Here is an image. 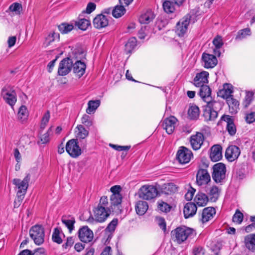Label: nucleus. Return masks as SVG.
Wrapping results in <instances>:
<instances>
[{"mask_svg":"<svg viewBox=\"0 0 255 255\" xmlns=\"http://www.w3.org/2000/svg\"><path fill=\"white\" fill-rule=\"evenodd\" d=\"M40 141L41 143L45 144L49 141V134L48 131L43 134L41 137H40Z\"/></svg>","mask_w":255,"mask_h":255,"instance_id":"62","label":"nucleus"},{"mask_svg":"<svg viewBox=\"0 0 255 255\" xmlns=\"http://www.w3.org/2000/svg\"><path fill=\"white\" fill-rule=\"evenodd\" d=\"M31 255H46V254L44 249L39 248L34 250L33 252L31 251Z\"/></svg>","mask_w":255,"mask_h":255,"instance_id":"61","label":"nucleus"},{"mask_svg":"<svg viewBox=\"0 0 255 255\" xmlns=\"http://www.w3.org/2000/svg\"><path fill=\"white\" fill-rule=\"evenodd\" d=\"M126 9L122 5H117L112 9V15L115 18H119L123 15L126 12Z\"/></svg>","mask_w":255,"mask_h":255,"instance_id":"39","label":"nucleus"},{"mask_svg":"<svg viewBox=\"0 0 255 255\" xmlns=\"http://www.w3.org/2000/svg\"><path fill=\"white\" fill-rule=\"evenodd\" d=\"M61 222L67 228L70 233H71L74 229V224L76 221L74 217L71 215L63 216Z\"/></svg>","mask_w":255,"mask_h":255,"instance_id":"31","label":"nucleus"},{"mask_svg":"<svg viewBox=\"0 0 255 255\" xmlns=\"http://www.w3.org/2000/svg\"><path fill=\"white\" fill-rule=\"evenodd\" d=\"M136 43L137 40L135 37L130 38L125 45L126 49L128 52H130L136 46Z\"/></svg>","mask_w":255,"mask_h":255,"instance_id":"48","label":"nucleus"},{"mask_svg":"<svg viewBox=\"0 0 255 255\" xmlns=\"http://www.w3.org/2000/svg\"><path fill=\"white\" fill-rule=\"evenodd\" d=\"M213 43L216 47L214 53L216 54V50L220 48L223 45L222 38L221 36L217 35L213 40Z\"/></svg>","mask_w":255,"mask_h":255,"instance_id":"51","label":"nucleus"},{"mask_svg":"<svg viewBox=\"0 0 255 255\" xmlns=\"http://www.w3.org/2000/svg\"><path fill=\"white\" fill-rule=\"evenodd\" d=\"M93 25L97 29H101L107 26L109 24V19L103 13L99 14L93 19Z\"/></svg>","mask_w":255,"mask_h":255,"instance_id":"21","label":"nucleus"},{"mask_svg":"<svg viewBox=\"0 0 255 255\" xmlns=\"http://www.w3.org/2000/svg\"><path fill=\"white\" fill-rule=\"evenodd\" d=\"M155 17L154 12L150 9L141 14L139 17V21L140 23L148 24L152 21Z\"/></svg>","mask_w":255,"mask_h":255,"instance_id":"29","label":"nucleus"},{"mask_svg":"<svg viewBox=\"0 0 255 255\" xmlns=\"http://www.w3.org/2000/svg\"><path fill=\"white\" fill-rule=\"evenodd\" d=\"M197 212V206L194 203L189 202L185 204L183 213L185 219L193 217Z\"/></svg>","mask_w":255,"mask_h":255,"instance_id":"25","label":"nucleus"},{"mask_svg":"<svg viewBox=\"0 0 255 255\" xmlns=\"http://www.w3.org/2000/svg\"><path fill=\"white\" fill-rule=\"evenodd\" d=\"M212 176L213 180L217 184L222 185L225 182L226 177V167L225 164L219 162L212 167Z\"/></svg>","mask_w":255,"mask_h":255,"instance_id":"3","label":"nucleus"},{"mask_svg":"<svg viewBox=\"0 0 255 255\" xmlns=\"http://www.w3.org/2000/svg\"><path fill=\"white\" fill-rule=\"evenodd\" d=\"M243 213L239 210H237L233 217L232 220L234 223L240 224L243 220Z\"/></svg>","mask_w":255,"mask_h":255,"instance_id":"52","label":"nucleus"},{"mask_svg":"<svg viewBox=\"0 0 255 255\" xmlns=\"http://www.w3.org/2000/svg\"><path fill=\"white\" fill-rule=\"evenodd\" d=\"M72 67L73 72L80 78L82 77L85 72L86 65L84 62L81 61H77L74 64L73 63Z\"/></svg>","mask_w":255,"mask_h":255,"instance_id":"30","label":"nucleus"},{"mask_svg":"<svg viewBox=\"0 0 255 255\" xmlns=\"http://www.w3.org/2000/svg\"><path fill=\"white\" fill-rule=\"evenodd\" d=\"M200 115V110L198 106L195 105H191L188 110V118L191 120H196Z\"/></svg>","mask_w":255,"mask_h":255,"instance_id":"36","label":"nucleus"},{"mask_svg":"<svg viewBox=\"0 0 255 255\" xmlns=\"http://www.w3.org/2000/svg\"><path fill=\"white\" fill-rule=\"evenodd\" d=\"M196 190L193 188H191L190 190L186 193L185 198L187 201H190L192 199Z\"/></svg>","mask_w":255,"mask_h":255,"instance_id":"60","label":"nucleus"},{"mask_svg":"<svg viewBox=\"0 0 255 255\" xmlns=\"http://www.w3.org/2000/svg\"><path fill=\"white\" fill-rule=\"evenodd\" d=\"M202 62L205 68H213L218 63V60L216 56L204 52L202 55Z\"/></svg>","mask_w":255,"mask_h":255,"instance_id":"16","label":"nucleus"},{"mask_svg":"<svg viewBox=\"0 0 255 255\" xmlns=\"http://www.w3.org/2000/svg\"><path fill=\"white\" fill-rule=\"evenodd\" d=\"M175 5L176 3L171 0H166L162 3V7L164 11L168 13H172L175 10Z\"/></svg>","mask_w":255,"mask_h":255,"instance_id":"38","label":"nucleus"},{"mask_svg":"<svg viewBox=\"0 0 255 255\" xmlns=\"http://www.w3.org/2000/svg\"><path fill=\"white\" fill-rule=\"evenodd\" d=\"M246 121L249 124L254 122L255 121V112H252L249 114H247Z\"/></svg>","mask_w":255,"mask_h":255,"instance_id":"59","label":"nucleus"},{"mask_svg":"<svg viewBox=\"0 0 255 255\" xmlns=\"http://www.w3.org/2000/svg\"><path fill=\"white\" fill-rule=\"evenodd\" d=\"M158 195V189L153 185H143L138 191L139 197L143 200H150L155 198Z\"/></svg>","mask_w":255,"mask_h":255,"instance_id":"4","label":"nucleus"},{"mask_svg":"<svg viewBox=\"0 0 255 255\" xmlns=\"http://www.w3.org/2000/svg\"><path fill=\"white\" fill-rule=\"evenodd\" d=\"M193 156L192 151L184 146L180 147L176 154V159L181 164L188 163Z\"/></svg>","mask_w":255,"mask_h":255,"instance_id":"11","label":"nucleus"},{"mask_svg":"<svg viewBox=\"0 0 255 255\" xmlns=\"http://www.w3.org/2000/svg\"><path fill=\"white\" fill-rule=\"evenodd\" d=\"M136 213L139 215H143L148 208L147 203L144 201H138L135 205Z\"/></svg>","mask_w":255,"mask_h":255,"instance_id":"35","label":"nucleus"},{"mask_svg":"<svg viewBox=\"0 0 255 255\" xmlns=\"http://www.w3.org/2000/svg\"><path fill=\"white\" fill-rule=\"evenodd\" d=\"M208 201L209 198L207 195L201 192H199L194 198V203L199 207L206 206Z\"/></svg>","mask_w":255,"mask_h":255,"instance_id":"32","label":"nucleus"},{"mask_svg":"<svg viewBox=\"0 0 255 255\" xmlns=\"http://www.w3.org/2000/svg\"><path fill=\"white\" fill-rule=\"evenodd\" d=\"M220 192V190L218 187L215 185L213 186L208 193L210 200L213 202L216 201L219 198Z\"/></svg>","mask_w":255,"mask_h":255,"instance_id":"41","label":"nucleus"},{"mask_svg":"<svg viewBox=\"0 0 255 255\" xmlns=\"http://www.w3.org/2000/svg\"><path fill=\"white\" fill-rule=\"evenodd\" d=\"M200 96L207 103L208 101H213L211 97V90L209 86L205 84L200 86Z\"/></svg>","mask_w":255,"mask_h":255,"instance_id":"28","label":"nucleus"},{"mask_svg":"<svg viewBox=\"0 0 255 255\" xmlns=\"http://www.w3.org/2000/svg\"><path fill=\"white\" fill-rule=\"evenodd\" d=\"M121 190L122 188L120 185L113 186L110 189V191L112 193L111 195H122L121 194Z\"/></svg>","mask_w":255,"mask_h":255,"instance_id":"58","label":"nucleus"},{"mask_svg":"<svg viewBox=\"0 0 255 255\" xmlns=\"http://www.w3.org/2000/svg\"><path fill=\"white\" fill-rule=\"evenodd\" d=\"M76 139H85L89 134V131L87 130L83 126L80 125H78L76 128Z\"/></svg>","mask_w":255,"mask_h":255,"instance_id":"37","label":"nucleus"},{"mask_svg":"<svg viewBox=\"0 0 255 255\" xmlns=\"http://www.w3.org/2000/svg\"><path fill=\"white\" fill-rule=\"evenodd\" d=\"M204 140V134L200 132H197L195 134L190 136V142L192 148L197 150L200 149Z\"/></svg>","mask_w":255,"mask_h":255,"instance_id":"18","label":"nucleus"},{"mask_svg":"<svg viewBox=\"0 0 255 255\" xmlns=\"http://www.w3.org/2000/svg\"><path fill=\"white\" fill-rule=\"evenodd\" d=\"M226 102L229 106L230 112L232 114H236L239 110V102L233 96L226 100Z\"/></svg>","mask_w":255,"mask_h":255,"instance_id":"33","label":"nucleus"},{"mask_svg":"<svg viewBox=\"0 0 255 255\" xmlns=\"http://www.w3.org/2000/svg\"><path fill=\"white\" fill-rule=\"evenodd\" d=\"M65 149L66 152L73 158H77L82 153L77 139H72L68 140L66 143Z\"/></svg>","mask_w":255,"mask_h":255,"instance_id":"9","label":"nucleus"},{"mask_svg":"<svg viewBox=\"0 0 255 255\" xmlns=\"http://www.w3.org/2000/svg\"><path fill=\"white\" fill-rule=\"evenodd\" d=\"M123 197L122 195H111L110 197V207L111 210H113L116 207L120 208L122 202Z\"/></svg>","mask_w":255,"mask_h":255,"instance_id":"34","label":"nucleus"},{"mask_svg":"<svg viewBox=\"0 0 255 255\" xmlns=\"http://www.w3.org/2000/svg\"><path fill=\"white\" fill-rule=\"evenodd\" d=\"M222 147L219 144H216L211 148L210 158L213 162L218 161L222 158Z\"/></svg>","mask_w":255,"mask_h":255,"instance_id":"24","label":"nucleus"},{"mask_svg":"<svg viewBox=\"0 0 255 255\" xmlns=\"http://www.w3.org/2000/svg\"><path fill=\"white\" fill-rule=\"evenodd\" d=\"M194 255H204V250L202 247H198L193 249Z\"/></svg>","mask_w":255,"mask_h":255,"instance_id":"63","label":"nucleus"},{"mask_svg":"<svg viewBox=\"0 0 255 255\" xmlns=\"http://www.w3.org/2000/svg\"><path fill=\"white\" fill-rule=\"evenodd\" d=\"M100 105V100L90 101L88 103V108L86 109V112L88 114H91L94 112Z\"/></svg>","mask_w":255,"mask_h":255,"instance_id":"42","label":"nucleus"},{"mask_svg":"<svg viewBox=\"0 0 255 255\" xmlns=\"http://www.w3.org/2000/svg\"><path fill=\"white\" fill-rule=\"evenodd\" d=\"M111 210L110 208H106L102 206H97L94 210V217L91 215L87 221L89 223L92 224L97 222H104L110 216Z\"/></svg>","mask_w":255,"mask_h":255,"instance_id":"2","label":"nucleus"},{"mask_svg":"<svg viewBox=\"0 0 255 255\" xmlns=\"http://www.w3.org/2000/svg\"><path fill=\"white\" fill-rule=\"evenodd\" d=\"M77 25L79 29L82 30H86L88 26L91 25V22L89 20L85 18L79 19L78 21L76 22Z\"/></svg>","mask_w":255,"mask_h":255,"instance_id":"44","label":"nucleus"},{"mask_svg":"<svg viewBox=\"0 0 255 255\" xmlns=\"http://www.w3.org/2000/svg\"><path fill=\"white\" fill-rule=\"evenodd\" d=\"M211 181L210 175L206 169L200 168L196 174V183L199 186L207 184Z\"/></svg>","mask_w":255,"mask_h":255,"instance_id":"15","label":"nucleus"},{"mask_svg":"<svg viewBox=\"0 0 255 255\" xmlns=\"http://www.w3.org/2000/svg\"><path fill=\"white\" fill-rule=\"evenodd\" d=\"M96 7V4L92 2H89L87 5L85 10L83 11V13L90 14L92 12Z\"/></svg>","mask_w":255,"mask_h":255,"instance_id":"57","label":"nucleus"},{"mask_svg":"<svg viewBox=\"0 0 255 255\" xmlns=\"http://www.w3.org/2000/svg\"><path fill=\"white\" fill-rule=\"evenodd\" d=\"M18 120L23 122L27 120L28 112L25 106L22 105L19 109L17 114Z\"/></svg>","mask_w":255,"mask_h":255,"instance_id":"40","label":"nucleus"},{"mask_svg":"<svg viewBox=\"0 0 255 255\" xmlns=\"http://www.w3.org/2000/svg\"><path fill=\"white\" fill-rule=\"evenodd\" d=\"M233 93V86L230 84L225 83L224 84L223 88L218 91L217 94L218 96L227 100L229 98L233 96L232 94Z\"/></svg>","mask_w":255,"mask_h":255,"instance_id":"23","label":"nucleus"},{"mask_svg":"<svg viewBox=\"0 0 255 255\" xmlns=\"http://www.w3.org/2000/svg\"><path fill=\"white\" fill-rule=\"evenodd\" d=\"M193 233V230L185 227H179L171 232L172 240L178 244H181L190 237Z\"/></svg>","mask_w":255,"mask_h":255,"instance_id":"1","label":"nucleus"},{"mask_svg":"<svg viewBox=\"0 0 255 255\" xmlns=\"http://www.w3.org/2000/svg\"><path fill=\"white\" fill-rule=\"evenodd\" d=\"M191 17V14H187L176 23L175 31L178 36L183 37L186 33Z\"/></svg>","mask_w":255,"mask_h":255,"instance_id":"6","label":"nucleus"},{"mask_svg":"<svg viewBox=\"0 0 255 255\" xmlns=\"http://www.w3.org/2000/svg\"><path fill=\"white\" fill-rule=\"evenodd\" d=\"M222 121L227 123L226 129L229 134L232 136L234 135L236 133L237 129L234 124V118L229 115H223L218 122V125H220Z\"/></svg>","mask_w":255,"mask_h":255,"instance_id":"13","label":"nucleus"},{"mask_svg":"<svg viewBox=\"0 0 255 255\" xmlns=\"http://www.w3.org/2000/svg\"><path fill=\"white\" fill-rule=\"evenodd\" d=\"M108 204V199L107 198V196H102L100 200V202L98 206H102L103 207H106Z\"/></svg>","mask_w":255,"mask_h":255,"instance_id":"64","label":"nucleus"},{"mask_svg":"<svg viewBox=\"0 0 255 255\" xmlns=\"http://www.w3.org/2000/svg\"><path fill=\"white\" fill-rule=\"evenodd\" d=\"M30 179V174H27L23 180L17 178H15L13 180V184L15 185L18 189L16 195H19L20 199L21 196L24 197L28 187V182Z\"/></svg>","mask_w":255,"mask_h":255,"instance_id":"7","label":"nucleus"},{"mask_svg":"<svg viewBox=\"0 0 255 255\" xmlns=\"http://www.w3.org/2000/svg\"><path fill=\"white\" fill-rule=\"evenodd\" d=\"M159 195L160 194H171L177 191V187L173 183H165L161 186L159 185L158 188Z\"/></svg>","mask_w":255,"mask_h":255,"instance_id":"22","label":"nucleus"},{"mask_svg":"<svg viewBox=\"0 0 255 255\" xmlns=\"http://www.w3.org/2000/svg\"><path fill=\"white\" fill-rule=\"evenodd\" d=\"M118 220L117 219H114L108 225L106 230L109 232H114L118 225Z\"/></svg>","mask_w":255,"mask_h":255,"instance_id":"55","label":"nucleus"},{"mask_svg":"<svg viewBox=\"0 0 255 255\" xmlns=\"http://www.w3.org/2000/svg\"><path fill=\"white\" fill-rule=\"evenodd\" d=\"M1 95L5 102L13 106L16 102V94L12 88L10 86L4 87L2 89Z\"/></svg>","mask_w":255,"mask_h":255,"instance_id":"10","label":"nucleus"},{"mask_svg":"<svg viewBox=\"0 0 255 255\" xmlns=\"http://www.w3.org/2000/svg\"><path fill=\"white\" fill-rule=\"evenodd\" d=\"M157 204L158 210L165 213L169 212L172 208L170 205L163 201L162 200L158 201Z\"/></svg>","mask_w":255,"mask_h":255,"instance_id":"45","label":"nucleus"},{"mask_svg":"<svg viewBox=\"0 0 255 255\" xmlns=\"http://www.w3.org/2000/svg\"><path fill=\"white\" fill-rule=\"evenodd\" d=\"M254 99V93L252 92H248L246 93L243 105L245 108H247Z\"/></svg>","mask_w":255,"mask_h":255,"instance_id":"50","label":"nucleus"},{"mask_svg":"<svg viewBox=\"0 0 255 255\" xmlns=\"http://www.w3.org/2000/svg\"><path fill=\"white\" fill-rule=\"evenodd\" d=\"M110 146L112 147L114 149L117 150V151H128V150L130 147V145H127V146H121V145H118L113 144H110Z\"/></svg>","mask_w":255,"mask_h":255,"instance_id":"56","label":"nucleus"},{"mask_svg":"<svg viewBox=\"0 0 255 255\" xmlns=\"http://www.w3.org/2000/svg\"><path fill=\"white\" fill-rule=\"evenodd\" d=\"M250 220L252 223L245 227V230L247 233L251 232L255 230V216H251Z\"/></svg>","mask_w":255,"mask_h":255,"instance_id":"54","label":"nucleus"},{"mask_svg":"<svg viewBox=\"0 0 255 255\" xmlns=\"http://www.w3.org/2000/svg\"><path fill=\"white\" fill-rule=\"evenodd\" d=\"M216 214L215 209L212 207H208L203 210L202 213V222L204 223L213 219Z\"/></svg>","mask_w":255,"mask_h":255,"instance_id":"26","label":"nucleus"},{"mask_svg":"<svg viewBox=\"0 0 255 255\" xmlns=\"http://www.w3.org/2000/svg\"><path fill=\"white\" fill-rule=\"evenodd\" d=\"M29 235L36 245H41L44 241V229L42 225L33 226L29 230Z\"/></svg>","mask_w":255,"mask_h":255,"instance_id":"5","label":"nucleus"},{"mask_svg":"<svg viewBox=\"0 0 255 255\" xmlns=\"http://www.w3.org/2000/svg\"><path fill=\"white\" fill-rule=\"evenodd\" d=\"M177 122V119L174 116H171L163 121L162 126L166 132L170 134L174 131Z\"/></svg>","mask_w":255,"mask_h":255,"instance_id":"19","label":"nucleus"},{"mask_svg":"<svg viewBox=\"0 0 255 255\" xmlns=\"http://www.w3.org/2000/svg\"><path fill=\"white\" fill-rule=\"evenodd\" d=\"M78 237L81 242L88 243L92 241L94 235L93 231L88 226H84L79 229Z\"/></svg>","mask_w":255,"mask_h":255,"instance_id":"14","label":"nucleus"},{"mask_svg":"<svg viewBox=\"0 0 255 255\" xmlns=\"http://www.w3.org/2000/svg\"><path fill=\"white\" fill-rule=\"evenodd\" d=\"M241 153L240 148L234 145L228 147L225 152V157L230 162H233L237 159Z\"/></svg>","mask_w":255,"mask_h":255,"instance_id":"17","label":"nucleus"},{"mask_svg":"<svg viewBox=\"0 0 255 255\" xmlns=\"http://www.w3.org/2000/svg\"><path fill=\"white\" fill-rule=\"evenodd\" d=\"M59 30L62 34H66L71 31L74 28L73 24L62 23L58 26Z\"/></svg>","mask_w":255,"mask_h":255,"instance_id":"46","label":"nucleus"},{"mask_svg":"<svg viewBox=\"0 0 255 255\" xmlns=\"http://www.w3.org/2000/svg\"><path fill=\"white\" fill-rule=\"evenodd\" d=\"M209 75V73L205 71L197 73L193 79V84L198 87L208 84Z\"/></svg>","mask_w":255,"mask_h":255,"instance_id":"20","label":"nucleus"},{"mask_svg":"<svg viewBox=\"0 0 255 255\" xmlns=\"http://www.w3.org/2000/svg\"><path fill=\"white\" fill-rule=\"evenodd\" d=\"M218 104L220 103L215 101L207 102V107L203 111V116L206 121H214L217 118L218 112L215 108Z\"/></svg>","mask_w":255,"mask_h":255,"instance_id":"8","label":"nucleus"},{"mask_svg":"<svg viewBox=\"0 0 255 255\" xmlns=\"http://www.w3.org/2000/svg\"><path fill=\"white\" fill-rule=\"evenodd\" d=\"M82 123L87 127L92 126L93 122L91 118L88 115L84 114L81 119Z\"/></svg>","mask_w":255,"mask_h":255,"instance_id":"53","label":"nucleus"},{"mask_svg":"<svg viewBox=\"0 0 255 255\" xmlns=\"http://www.w3.org/2000/svg\"><path fill=\"white\" fill-rule=\"evenodd\" d=\"M73 65L71 59L67 57L62 59L59 63L58 69V75L59 76H66L70 73Z\"/></svg>","mask_w":255,"mask_h":255,"instance_id":"12","label":"nucleus"},{"mask_svg":"<svg viewBox=\"0 0 255 255\" xmlns=\"http://www.w3.org/2000/svg\"><path fill=\"white\" fill-rule=\"evenodd\" d=\"M60 229L56 228L54 229L52 236V239L54 242L58 244L62 243V240L60 237Z\"/></svg>","mask_w":255,"mask_h":255,"instance_id":"49","label":"nucleus"},{"mask_svg":"<svg viewBox=\"0 0 255 255\" xmlns=\"http://www.w3.org/2000/svg\"><path fill=\"white\" fill-rule=\"evenodd\" d=\"M244 242L247 249L252 252H255V233L245 236Z\"/></svg>","mask_w":255,"mask_h":255,"instance_id":"27","label":"nucleus"},{"mask_svg":"<svg viewBox=\"0 0 255 255\" xmlns=\"http://www.w3.org/2000/svg\"><path fill=\"white\" fill-rule=\"evenodd\" d=\"M251 31L250 28H246L241 29L238 32L235 39L236 40H241L246 38L247 36L251 35Z\"/></svg>","mask_w":255,"mask_h":255,"instance_id":"43","label":"nucleus"},{"mask_svg":"<svg viewBox=\"0 0 255 255\" xmlns=\"http://www.w3.org/2000/svg\"><path fill=\"white\" fill-rule=\"evenodd\" d=\"M8 10L19 15L22 10V5L18 2H14L9 6Z\"/></svg>","mask_w":255,"mask_h":255,"instance_id":"47","label":"nucleus"}]
</instances>
